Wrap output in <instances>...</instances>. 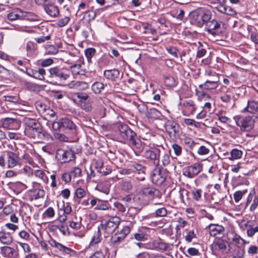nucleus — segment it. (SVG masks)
I'll list each match as a JSON object with an SVG mask.
<instances>
[{"label": "nucleus", "instance_id": "nucleus-1", "mask_svg": "<svg viewBox=\"0 0 258 258\" xmlns=\"http://www.w3.org/2000/svg\"><path fill=\"white\" fill-rule=\"evenodd\" d=\"M119 137L123 143H127L132 147L141 150L143 144L137 134L126 124L119 123L117 126Z\"/></svg>", "mask_w": 258, "mask_h": 258}, {"label": "nucleus", "instance_id": "nucleus-2", "mask_svg": "<svg viewBox=\"0 0 258 258\" xmlns=\"http://www.w3.org/2000/svg\"><path fill=\"white\" fill-rule=\"evenodd\" d=\"M21 159L19 155L12 151H7L0 155V166L6 165L9 168H13L21 164Z\"/></svg>", "mask_w": 258, "mask_h": 258}, {"label": "nucleus", "instance_id": "nucleus-3", "mask_svg": "<svg viewBox=\"0 0 258 258\" xmlns=\"http://www.w3.org/2000/svg\"><path fill=\"white\" fill-rule=\"evenodd\" d=\"M48 78L56 82H63L70 77L69 71L64 68L58 67H52L48 69Z\"/></svg>", "mask_w": 258, "mask_h": 258}, {"label": "nucleus", "instance_id": "nucleus-4", "mask_svg": "<svg viewBox=\"0 0 258 258\" xmlns=\"http://www.w3.org/2000/svg\"><path fill=\"white\" fill-rule=\"evenodd\" d=\"M120 223V218L117 216H114L110 218L107 221H102L101 224L98 226L101 230L104 231L105 235L107 237L108 235L112 234L117 228Z\"/></svg>", "mask_w": 258, "mask_h": 258}, {"label": "nucleus", "instance_id": "nucleus-5", "mask_svg": "<svg viewBox=\"0 0 258 258\" xmlns=\"http://www.w3.org/2000/svg\"><path fill=\"white\" fill-rule=\"evenodd\" d=\"M233 119L236 124L242 131H249L254 126V120L252 116L237 115L234 116Z\"/></svg>", "mask_w": 258, "mask_h": 258}, {"label": "nucleus", "instance_id": "nucleus-6", "mask_svg": "<svg viewBox=\"0 0 258 258\" xmlns=\"http://www.w3.org/2000/svg\"><path fill=\"white\" fill-rule=\"evenodd\" d=\"M160 150L158 148H147L145 150L143 156L147 159L153 162L155 166L160 165Z\"/></svg>", "mask_w": 258, "mask_h": 258}, {"label": "nucleus", "instance_id": "nucleus-7", "mask_svg": "<svg viewBox=\"0 0 258 258\" xmlns=\"http://www.w3.org/2000/svg\"><path fill=\"white\" fill-rule=\"evenodd\" d=\"M203 170V166L199 163H195L183 169V175L189 178L196 176Z\"/></svg>", "mask_w": 258, "mask_h": 258}, {"label": "nucleus", "instance_id": "nucleus-8", "mask_svg": "<svg viewBox=\"0 0 258 258\" xmlns=\"http://www.w3.org/2000/svg\"><path fill=\"white\" fill-rule=\"evenodd\" d=\"M217 6L215 7L216 10L220 13L234 16L236 15V11L230 6L226 5V0H217Z\"/></svg>", "mask_w": 258, "mask_h": 258}, {"label": "nucleus", "instance_id": "nucleus-9", "mask_svg": "<svg viewBox=\"0 0 258 258\" xmlns=\"http://www.w3.org/2000/svg\"><path fill=\"white\" fill-rule=\"evenodd\" d=\"M0 122L3 128L8 130H18L21 126V121L16 118H4L0 120Z\"/></svg>", "mask_w": 258, "mask_h": 258}, {"label": "nucleus", "instance_id": "nucleus-10", "mask_svg": "<svg viewBox=\"0 0 258 258\" xmlns=\"http://www.w3.org/2000/svg\"><path fill=\"white\" fill-rule=\"evenodd\" d=\"M0 253L5 258H19V253L18 247L3 246L0 247Z\"/></svg>", "mask_w": 258, "mask_h": 258}, {"label": "nucleus", "instance_id": "nucleus-11", "mask_svg": "<svg viewBox=\"0 0 258 258\" xmlns=\"http://www.w3.org/2000/svg\"><path fill=\"white\" fill-rule=\"evenodd\" d=\"M131 166L134 171L133 176L138 180L144 181L145 179L146 167L138 163H135Z\"/></svg>", "mask_w": 258, "mask_h": 258}, {"label": "nucleus", "instance_id": "nucleus-12", "mask_svg": "<svg viewBox=\"0 0 258 258\" xmlns=\"http://www.w3.org/2000/svg\"><path fill=\"white\" fill-rule=\"evenodd\" d=\"M130 232L131 229L129 226H126L123 227L119 232L115 233L114 235L111 237L112 242L114 244H117L121 243Z\"/></svg>", "mask_w": 258, "mask_h": 258}, {"label": "nucleus", "instance_id": "nucleus-13", "mask_svg": "<svg viewBox=\"0 0 258 258\" xmlns=\"http://www.w3.org/2000/svg\"><path fill=\"white\" fill-rule=\"evenodd\" d=\"M166 132L171 138H175L179 133V125L174 121L168 120L165 124Z\"/></svg>", "mask_w": 258, "mask_h": 258}, {"label": "nucleus", "instance_id": "nucleus-14", "mask_svg": "<svg viewBox=\"0 0 258 258\" xmlns=\"http://www.w3.org/2000/svg\"><path fill=\"white\" fill-rule=\"evenodd\" d=\"M28 76L35 79L40 80L45 79V70L43 68H39L38 70H33L30 68H25V71L22 69Z\"/></svg>", "mask_w": 258, "mask_h": 258}, {"label": "nucleus", "instance_id": "nucleus-15", "mask_svg": "<svg viewBox=\"0 0 258 258\" xmlns=\"http://www.w3.org/2000/svg\"><path fill=\"white\" fill-rule=\"evenodd\" d=\"M166 178L165 173L159 170H155L151 175L153 183L157 185H160L165 182Z\"/></svg>", "mask_w": 258, "mask_h": 258}, {"label": "nucleus", "instance_id": "nucleus-16", "mask_svg": "<svg viewBox=\"0 0 258 258\" xmlns=\"http://www.w3.org/2000/svg\"><path fill=\"white\" fill-rule=\"evenodd\" d=\"M103 74L106 79L113 82L117 81L122 77L119 71L115 69L105 70Z\"/></svg>", "mask_w": 258, "mask_h": 258}, {"label": "nucleus", "instance_id": "nucleus-17", "mask_svg": "<svg viewBox=\"0 0 258 258\" xmlns=\"http://www.w3.org/2000/svg\"><path fill=\"white\" fill-rule=\"evenodd\" d=\"M221 27V23L215 19H211L205 26V29L210 34L215 35Z\"/></svg>", "mask_w": 258, "mask_h": 258}, {"label": "nucleus", "instance_id": "nucleus-18", "mask_svg": "<svg viewBox=\"0 0 258 258\" xmlns=\"http://www.w3.org/2000/svg\"><path fill=\"white\" fill-rule=\"evenodd\" d=\"M215 248L223 253H228L230 251L231 246L228 242L224 240L220 239L214 244Z\"/></svg>", "mask_w": 258, "mask_h": 258}, {"label": "nucleus", "instance_id": "nucleus-19", "mask_svg": "<svg viewBox=\"0 0 258 258\" xmlns=\"http://www.w3.org/2000/svg\"><path fill=\"white\" fill-rule=\"evenodd\" d=\"M13 241V237L11 233L2 230L0 231V242L6 245H10Z\"/></svg>", "mask_w": 258, "mask_h": 258}, {"label": "nucleus", "instance_id": "nucleus-20", "mask_svg": "<svg viewBox=\"0 0 258 258\" xmlns=\"http://www.w3.org/2000/svg\"><path fill=\"white\" fill-rule=\"evenodd\" d=\"M46 13L50 17L56 18L59 14V10L58 7L51 3L46 6L44 8Z\"/></svg>", "mask_w": 258, "mask_h": 258}, {"label": "nucleus", "instance_id": "nucleus-21", "mask_svg": "<svg viewBox=\"0 0 258 258\" xmlns=\"http://www.w3.org/2000/svg\"><path fill=\"white\" fill-rule=\"evenodd\" d=\"M219 79H213L207 80L205 83L199 85V88L202 90L215 89L218 87Z\"/></svg>", "mask_w": 258, "mask_h": 258}, {"label": "nucleus", "instance_id": "nucleus-22", "mask_svg": "<svg viewBox=\"0 0 258 258\" xmlns=\"http://www.w3.org/2000/svg\"><path fill=\"white\" fill-rule=\"evenodd\" d=\"M42 128V127L41 125H40L39 126H37L35 127L25 129L24 133L25 135L29 138L36 140L39 135L40 132H41Z\"/></svg>", "mask_w": 258, "mask_h": 258}, {"label": "nucleus", "instance_id": "nucleus-23", "mask_svg": "<svg viewBox=\"0 0 258 258\" xmlns=\"http://www.w3.org/2000/svg\"><path fill=\"white\" fill-rule=\"evenodd\" d=\"M157 190L150 187H145L143 188L139 192V195L142 196L143 198H147L148 199L154 197Z\"/></svg>", "mask_w": 258, "mask_h": 258}, {"label": "nucleus", "instance_id": "nucleus-24", "mask_svg": "<svg viewBox=\"0 0 258 258\" xmlns=\"http://www.w3.org/2000/svg\"><path fill=\"white\" fill-rule=\"evenodd\" d=\"M246 241L242 239L239 235L235 234L232 238L230 246L232 247H244Z\"/></svg>", "mask_w": 258, "mask_h": 258}, {"label": "nucleus", "instance_id": "nucleus-25", "mask_svg": "<svg viewBox=\"0 0 258 258\" xmlns=\"http://www.w3.org/2000/svg\"><path fill=\"white\" fill-rule=\"evenodd\" d=\"M208 227L210 234L212 236H216L218 234H221L224 231V228L221 225L211 224Z\"/></svg>", "mask_w": 258, "mask_h": 258}, {"label": "nucleus", "instance_id": "nucleus-26", "mask_svg": "<svg viewBox=\"0 0 258 258\" xmlns=\"http://www.w3.org/2000/svg\"><path fill=\"white\" fill-rule=\"evenodd\" d=\"M245 110L251 113L258 112V101L251 99L247 101V105L245 108Z\"/></svg>", "mask_w": 258, "mask_h": 258}, {"label": "nucleus", "instance_id": "nucleus-27", "mask_svg": "<svg viewBox=\"0 0 258 258\" xmlns=\"http://www.w3.org/2000/svg\"><path fill=\"white\" fill-rule=\"evenodd\" d=\"M231 249V256L232 258H244L245 254L244 247H232Z\"/></svg>", "mask_w": 258, "mask_h": 258}, {"label": "nucleus", "instance_id": "nucleus-28", "mask_svg": "<svg viewBox=\"0 0 258 258\" xmlns=\"http://www.w3.org/2000/svg\"><path fill=\"white\" fill-rule=\"evenodd\" d=\"M164 84L167 87H174L177 84V81L176 79L169 74L163 75Z\"/></svg>", "mask_w": 258, "mask_h": 258}, {"label": "nucleus", "instance_id": "nucleus-29", "mask_svg": "<svg viewBox=\"0 0 258 258\" xmlns=\"http://www.w3.org/2000/svg\"><path fill=\"white\" fill-rule=\"evenodd\" d=\"M89 84L84 81H76L70 84V88L79 90H84L89 88Z\"/></svg>", "mask_w": 258, "mask_h": 258}, {"label": "nucleus", "instance_id": "nucleus-30", "mask_svg": "<svg viewBox=\"0 0 258 258\" xmlns=\"http://www.w3.org/2000/svg\"><path fill=\"white\" fill-rule=\"evenodd\" d=\"M101 231V229H100V227L98 226L97 231L94 232V235L91 238L90 245L93 246L101 242L102 240Z\"/></svg>", "mask_w": 258, "mask_h": 258}, {"label": "nucleus", "instance_id": "nucleus-31", "mask_svg": "<svg viewBox=\"0 0 258 258\" xmlns=\"http://www.w3.org/2000/svg\"><path fill=\"white\" fill-rule=\"evenodd\" d=\"M71 72L73 75H84L86 73V71L82 69V64H76L71 67Z\"/></svg>", "mask_w": 258, "mask_h": 258}, {"label": "nucleus", "instance_id": "nucleus-32", "mask_svg": "<svg viewBox=\"0 0 258 258\" xmlns=\"http://www.w3.org/2000/svg\"><path fill=\"white\" fill-rule=\"evenodd\" d=\"M37 140H44L47 142H51L53 140L52 136L43 128H41V132H40L39 135L38 136Z\"/></svg>", "mask_w": 258, "mask_h": 258}, {"label": "nucleus", "instance_id": "nucleus-33", "mask_svg": "<svg viewBox=\"0 0 258 258\" xmlns=\"http://www.w3.org/2000/svg\"><path fill=\"white\" fill-rule=\"evenodd\" d=\"M62 130L69 129L70 130H75L76 126L73 122L67 118H61Z\"/></svg>", "mask_w": 258, "mask_h": 258}, {"label": "nucleus", "instance_id": "nucleus-34", "mask_svg": "<svg viewBox=\"0 0 258 258\" xmlns=\"http://www.w3.org/2000/svg\"><path fill=\"white\" fill-rule=\"evenodd\" d=\"M25 129H28L32 127H35L37 126H39L40 125V123L35 119L31 118H26L25 119Z\"/></svg>", "mask_w": 258, "mask_h": 258}, {"label": "nucleus", "instance_id": "nucleus-35", "mask_svg": "<svg viewBox=\"0 0 258 258\" xmlns=\"http://www.w3.org/2000/svg\"><path fill=\"white\" fill-rule=\"evenodd\" d=\"M200 8L192 11L189 15L191 22L192 24L199 27V17L200 16Z\"/></svg>", "mask_w": 258, "mask_h": 258}, {"label": "nucleus", "instance_id": "nucleus-36", "mask_svg": "<svg viewBox=\"0 0 258 258\" xmlns=\"http://www.w3.org/2000/svg\"><path fill=\"white\" fill-rule=\"evenodd\" d=\"M155 246L161 250H170L172 249L173 245L169 243H166L162 241H158L155 243Z\"/></svg>", "mask_w": 258, "mask_h": 258}, {"label": "nucleus", "instance_id": "nucleus-37", "mask_svg": "<svg viewBox=\"0 0 258 258\" xmlns=\"http://www.w3.org/2000/svg\"><path fill=\"white\" fill-rule=\"evenodd\" d=\"M105 85L101 82H95L92 85V90L95 94L100 93L104 90Z\"/></svg>", "mask_w": 258, "mask_h": 258}, {"label": "nucleus", "instance_id": "nucleus-38", "mask_svg": "<svg viewBox=\"0 0 258 258\" xmlns=\"http://www.w3.org/2000/svg\"><path fill=\"white\" fill-rule=\"evenodd\" d=\"M42 116L45 120L53 119L56 117V113L52 109L48 107Z\"/></svg>", "mask_w": 258, "mask_h": 258}, {"label": "nucleus", "instance_id": "nucleus-39", "mask_svg": "<svg viewBox=\"0 0 258 258\" xmlns=\"http://www.w3.org/2000/svg\"><path fill=\"white\" fill-rule=\"evenodd\" d=\"M162 165L164 166H167L170 162V152L169 151H165L160 159Z\"/></svg>", "mask_w": 258, "mask_h": 258}, {"label": "nucleus", "instance_id": "nucleus-40", "mask_svg": "<svg viewBox=\"0 0 258 258\" xmlns=\"http://www.w3.org/2000/svg\"><path fill=\"white\" fill-rule=\"evenodd\" d=\"M7 18L10 21L22 19V11L19 10L11 12L8 14Z\"/></svg>", "mask_w": 258, "mask_h": 258}, {"label": "nucleus", "instance_id": "nucleus-41", "mask_svg": "<svg viewBox=\"0 0 258 258\" xmlns=\"http://www.w3.org/2000/svg\"><path fill=\"white\" fill-rule=\"evenodd\" d=\"M230 154L231 157L229 158L230 160H237L242 157L243 152L237 149H233L231 151Z\"/></svg>", "mask_w": 258, "mask_h": 258}, {"label": "nucleus", "instance_id": "nucleus-42", "mask_svg": "<svg viewBox=\"0 0 258 258\" xmlns=\"http://www.w3.org/2000/svg\"><path fill=\"white\" fill-rule=\"evenodd\" d=\"M120 188L124 191H129L133 188L132 183L130 181L122 180L119 183Z\"/></svg>", "mask_w": 258, "mask_h": 258}, {"label": "nucleus", "instance_id": "nucleus-43", "mask_svg": "<svg viewBox=\"0 0 258 258\" xmlns=\"http://www.w3.org/2000/svg\"><path fill=\"white\" fill-rule=\"evenodd\" d=\"M22 19L35 21L37 19V16L32 12H23L22 11Z\"/></svg>", "mask_w": 258, "mask_h": 258}, {"label": "nucleus", "instance_id": "nucleus-44", "mask_svg": "<svg viewBox=\"0 0 258 258\" xmlns=\"http://www.w3.org/2000/svg\"><path fill=\"white\" fill-rule=\"evenodd\" d=\"M62 160L64 162H68L73 160L74 155L71 151H62Z\"/></svg>", "mask_w": 258, "mask_h": 258}, {"label": "nucleus", "instance_id": "nucleus-45", "mask_svg": "<svg viewBox=\"0 0 258 258\" xmlns=\"http://www.w3.org/2000/svg\"><path fill=\"white\" fill-rule=\"evenodd\" d=\"M70 21L69 15H65L63 17L59 19L56 22V25L58 27H63L66 26Z\"/></svg>", "mask_w": 258, "mask_h": 258}, {"label": "nucleus", "instance_id": "nucleus-46", "mask_svg": "<svg viewBox=\"0 0 258 258\" xmlns=\"http://www.w3.org/2000/svg\"><path fill=\"white\" fill-rule=\"evenodd\" d=\"M212 13L209 10L203 9V19L204 25H206L212 19Z\"/></svg>", "mask_w": 258, "mask_h": 258}, {"label": "nucleus", "instance_id": "nucleus-47", "mask_svg": "<svg viewBox=\"0 0 258 258\" xmlns=\"http://www.w3.org/2000/svg\"><path fill=\"white\" fill-rule=\"evenodd\" d=\"M183 106L188 108L190 112L193 113L196 110L195 103L194 101L191 100H188L186 101L183 103Z\"/></svg>", "mask_w": 258, "mask_h": 258}, {"label": "nucleus", "instance_id": "nucleus-48", "mask_svg": "<svg viewBox=\"0 0 258 258\" xmlns=\"http://www.w3.org/2000/svg\"><path fill=\"white\" fill-rule=\"evenodd\" d=\"M32 196L35 199L43 198L45 195L44 191L41 189H34L32 191Z\"/></svg>", "mask_w": 258, "mask_h": 258}, {"label": "nucleus", "instance_id": "nucleus-49", "mask_svg": "<svg viewBox=\"0 0 258 258\" xmlns=\"http://www.w3.org/2000/svg\"><path fill=\"white\" fill-rule=\"evenodd\" d=\"M202 190L201 189L194 188L192 191L193 199L199 201L202 198Z\"/></svg>", "mask_w": 258, "mask_h": 258}, {"label": "nucleus", "instance_id": "nucleus-50", "mask_svg": "<svg viewBox=\"0 0 258 258\" xmlns=\"http://www.w3.org/2000/svg\"><path fill=\"white\" fill-rule=\"evenodd\" d=\"M96 50L93 48H87L85 51V54L86 56L88 62L91 61V58L95 55Z\"/></svg>", "mask_w": 258, "mask_h": 258}, {"label": "nucleus", "instance_id": "nucleus-51", "mask_svg": "<svg viewBox=\"0 0 258 258\" xmlns=\"http://www.w3.org/2000/svg\"><path fill=\"white\" fill-rule=\"evenodd\" d=\"M26 49L27 51V54L28 56H31L33 54V52L35 50V44L31 41H28L26 46Z\"/></svg>", "mask_w": 258, "mask_h": 258}, {"label": "nucleus", "instance_id": "nucleus-52", "mask_svg": "<svg viewBox=\"0 0 258 258\" xmlns=\"http://www.w3.org/2000/svg\"><path fill=\"white\" fill-rule=\"evenodd\" d=\"M109 208H110V206L107 202H103L100 201L98 205L95 208V209L105 211L109 210Z\"/></svg>", "mask_w": 258, "mask_h": 258}, {"label": "nucleus", "instance_id": "nucleus-53", "mask_svg": "<svg viewBox=\"0 0 258 258\" xmlns=\"http://www.w3.org/2000/svg\"><path fill=\"white\" fill-rule=\"evenodd\" d=\"M36 108L37 111L42 116L48 107L45 104L41 102H37L36 104Z\"/></svg>", "mask_w": 258, "mask_h": 258}, {"label": "nucleus", "instance_id": "nucleus-54", "mask_svg": "<svg viewBox=\"0 0 258 258\" xmlns=\"http://www.w3.org/2000/svg\"><path fill=\"white\" fill-rule=\"evenodd\" d=\"M58 49L52 45H49L46 48V53L48 54H55L58 52Z\"/></svg>", "mask_w": 258, "mask_h": 258}, {"label": "nucleus", "instance_id": "nucleus-55", "mask_svg": "<svg viewBox=\"0 0 258 258\" xmlns=\"http://www.w3.org/2000/svg\"><path fill=\"white\" fill-rule=\"evenodd\" d=\"M134 171L132 168V166L130 168H122L119 171V173L123 175L133 176Z\"/></svg>", "mask_w": 258, "mask_h": 258}, {"label": "nucleus", "instance_id": "nucleus-56", "mask_svg": "<svg viewBox=\"0 0 258 258\" xmlns=\"http://www.w3.org/2000/svg\"><path fill=\"white\" fill-rule=\"evenodd\" d=\"M56 248L67 254H70L71 252L73 251L71 248L65 246L60 243L56 244Z\"/></svg>", "mask_w": 258, "mask_h": 258}, {"label": "nucleus", "instance_id": "nucleus-57", "mask_svg": "<svg viewBox=\"0 0 258 258\" xmlns=\"http://www.w3.org/2000/svg\"><path fill=\"white\" fill-rule=\"evenodd\" d=\"M52 127L54 131L62 130V120L61 118L57 121H54L52 124Z\"/></svg>", "mask_w": 258, "mask_h": 258}, {"label": "nucleus", "instance_id": "nucleus-58", "mask_svg": "<svg viewBox=\"0 0 258 258\" xmlns=\"http://www.w3.org/2000/svg\"><path fill=\"white\" fill-rule=\"evenodd\" d=\"M220 98L223 102L225 103H229L232 99L231 95L228 92L222 94Z\"/></svg>", "mask_w": 258, "mask_h": 258}, {"label": "nucleus", "instance_id": "nucleus-59", "mask_svg": "<svg viewBox=\"0 0 258 258\" xmlns=\"http://www.w3.org/2000/svg\"><path fill=\"white\" fill-rule=\"evenodd\" d=\"M246 190L243 191L238 190L236 191L233 195L234 199L236 203L239 202L242 199L243 195L246 192Z\"/></svg>", "mask_w": 258, "mask_h": 258}, {"label": "nucleus", "instance_id": "nucleus-60", "mask_svg": "<svg viewBox=\"0 0 258 258\" xmlns=\"http://www.w3.org/2000/svg\"><path fill=\"white\" fill-rule=\"evenodd\" d=\"M71 173L74 177H80L82 174V170L79 167H74L71 171Z\"/></svg>", "mask_w": 258, "mask_h": 258}, {"label": "nucleus", "instance_id": "nucleus-61", "mask_svg": "<svg viewBox=\"0 0 258 258\" xmlns=\"http://www.w3.org/2000/svg\"><path fill=\"white\" fill-rule=\"evenodd\" d=\"M34 174L35 176L39 177L43 181H45L47 179L44 172L42 170H36L35 171Z\"/></svg>", "mask_w": 258, "mask_h": 258}, {"label": "nucleus", "instance_id": "nucleus-62", "mask_svg": "<svg viewBox=\"0 0 258 258\" xmlns=\"http://www.w3.org/2000/svg\"><path fill=\"white\" fill-rule=\"evenodd\" d=\"M86 195V192L84 189L82 188H78L75 191V196L78 199H82Z\"/></svg>", "mask_w": 258, "mask_h": 258}, {"label": "nucleus", "instance_id": "nucleus-63", "mask_svg": "<svg viewBox=\"0 0 258 258\" xmlns=\"http://www.w3.org/2000/svg\"><path fill=\"white\" fill-rule=\"evenodd\" d=\"M222 111L219 112L217 114V115L218 116V120L224 123L230 122V119L227 116L222 115Z\"/></svg>", "mask_w": 258, "mask_h": 258}, {"label": "nucleus", "instance_id": "nucleus-64", "mask_svg": "<svg viewBox=\"0 0 258 258\" xmlns=\"http://www.w3.org/2000/svg\"><path fill=\"white\" fill-rule=\"evenodd\" d=\"M258 232V226L254 227H250L247 229V234L249 237H252L255 233Z\"/></svg>", "mask_w": 258, "mask_h": 258}]
</instances>
